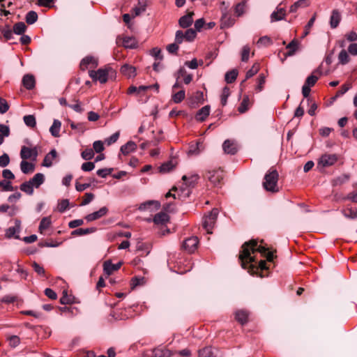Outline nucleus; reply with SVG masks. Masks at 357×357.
Wrapping results in <instances>:
<instances>
[{"instance_id":"nucleus-1","label":"nucleus","mask_w":357,"mask_h":357,"mask_svg":"<svg viewBox=\"0 0 357 357\" xmlns=\"http://www.w3.org/2000/svg\"><path fill=\"white\" fill-rule=\"evenodd\" d=\"M259 252L265 256L267 261H272L275 257L274 252L268 251V248L261 245H258L257 240L252 239L248 242H245L241 247L238 259L241 263V266L246 268L248 264L255 261V258L252 254Z\"/></svg>"},{"instance_id":"nucleus-2","label":"nucleus","mask_w":357,"mask_h":357,"mask_svg":"<svg viewBox=\"0 0 357 357\" xmlns=\"http://www.w3.org/2000/svg\"><path fill=\"white\" fill-rule=\"evenodd\" d=\"M279 179V174L278 171L274 168L271 167L266 173L264 176V181L263 182V186L266 191L271 192H277L279 191L278 187V182Z\"/></svg>"},{"instance_id":"nucleus-3","label":"nucleus","mask_w":357,"mask_h":357,"mask_svg":"<svg viewBox=\"0 0 357 357\" xmlns=\"http://www.w3.org/2000/svg\"><path fill=\"white\" fill-rule=\"evenodd\" d=\"M112 70V68L106 67L105 68H99L98 70H90L89 72L90 77L93 81H98L101 84L107 82L108 79L109 72Z\"/></svg>"},{"instance_id":"nucleus-4","label":"nucleus","mask_w":357,"mask_h":357,"mask_svg":"<svg viewBox=\"0 0 357 357\" xmlns=\"http://www.w3.org/2000/svg\"><path fill=\"white\" fill-rule=\"evenodd\" d=\"M205 177L213 185L218 186L224 178V172L221 169L209 170L206 172Z\"/></svg>"},{"instance_id":"nucleus-5","label":"nucleus","mask_w":357,"mask_h":357,"mask_svg":"<svg viewBox=\"0 0 357 357\" xmlns=\"http://www.w3.org/2000/svg\"><path fill=\"white\" fill-rule=\"evenodd\" d=\"M218 215V210L213 208L208 215L204 217L203 220V227L208 233H212V229L215 225Z\"/></svg>"},{"instance_id":"nucleus-6","label":"nucleus","mask_w":357,"mask_h":357,"mask_svg":"<svg viewBox=\"0 0 357 357\" xmlns=\"http://www.w3.org/2000/svg\"><path fill=\"white\" fill-rule=\"evenodd\" d=\"M338 160V156L335 153L323 154L318 161V165L323 167L333 165Z\"/></svg>"},{"instance_id":"nucleus-7","label":"nucleus","mask_w":357,"mask_h":357,"mask_svg":"<svg viewBox=\"0 0 357 357\" xmlns=\"http://www.w3.org/2000/svg\"><path fill=\"white\" fill-rule=\"evenodd\" d=\"M198 243V238L197 236H191L183 241L182 247L188 253H193L197 250Z\"/></svg>"},{"instance_id":"nucleus-8","label":"nucleus","mask_w":357,"mask_h":357,"mask_svg":"<svg viewBox=\"0 0 357 357\" xmlns=\"http://www.w3.org/2000/svg\"><path fill=\"white\" fill-rule=\"evenodd\" d=\"M38 156V149L36 146L33 148H29L23 146L20 151V157L22 160H28L32 158L33 160H36Z\"/></svg>"},{"instance_id":"nucleus-9","label":"nucleus","mask_w":357,"mask_h":357,"mask_svg":"<svg viewBox=\"0 0 357 357\" xmlns=\"http://www.w3.org/2000/svg\"><path fill=\"white\" fill-rule=\"evenodd\" d=\"M172 190L177 191V197L179 199H185L190 195L192 190L188 185H184V181L178 188L174 187Z\"/></svg>"},{"instance_id":"nucleus-10","label":"nucleus","mask_w":357,"mask_h":357,"mask_svg":"<svg viewBox=\"0 0 357 357\" xmlns=\"http://www.w3.org/2000/svg\"><path fill=\"white\" fill-rule=\"evenodd\" d=\"M107 213H108V208L106 206H103V207L100 208L98 211L86 215L84 217V219L87 222H92V221L98 220V219L105 216Z\"/></svg>"},{"instance_id":"nucleus-11","label":"nucleus","mask_w":357,"mask_h":357,"mask_svg":"<svg viewBox=\"0 0 357 357\" xmlns=\"http://www.w3.org/2000/svg\"><path fill=\"white\" fill-rule=\"evenodd\" d=\"M222 149L225 153L234 155L238 151V146L236 143L230 139H227L222 144Z\"/></svg>"},{"instance_id":"nucleus-12","label":"nucleus","mask_w":357,"mask_h":357,"mask_svg":"<svg viewBox=\"0 0 357 357\" xmlns=\"http://www.w3.org/2000/svg\"><path fill=\"white\" fill-rule=\"evenodd\" d=\"M122 265L121 262L112 264L110 261H105L103 264V271L107 276L112 274L114 271H118Z\"/></svg>"},{"instance_id":"nucleus-13","label":"nucleus","mask_w":357,"mask_h":357,"mask_svg":"<svg viewBox=\"0 0 357 357\" xmlns=\"http://www.w3.org/2000/svg\"><path fill=\"white\" fill-rule=\"evenodd\" d=\"M152 353L154 357H171L173 355L172 351L163 346L155 347Z\"/></svg>"},{"instance_id":"nucleus-14","label":"nucleus","mask_w":357,"mask_h":357,"mask_svg":"<svg viewBox=\"0 0 357 357\" xmlns=\"http://www.w3.org/2000/svg\"><path fill=\"white\" fill-rule=\"evenodd\" d=\"M98 66L97 60L91 56H88L84 58L80 62V68L84 70L89 67L95 68Z\"/></svg>"},{"instance_id":"nucleus-15","label":"nucleus","mask_w":357,"mask_h":357,"mask_svg":"<svg viewBox=\"0 0 357 357\" xmlns=\"http://www.w3.org/2000/svg\"><path fill=\"white\" fill-rule=\"evenodd\" d=\"M199 178V176L197 174H191L188 176L184 175L182 177V180L184 181V185H188L191 190L195 186Z\"/></svg>"},{"instance_id":"nucleus-16","label":"nucleus","mask_w":357,"mask_h":357,"mask_svg":"<svg viewBox=\"0 0 357 357\" xmlns=\"http://www.w3.org/2000/svg\"><path fill=\"white\" fill-rule=\"evenodd\" d=\"M193 15L194 13L191 12L182 16L178 20L179 26L183 29L188 28L193 22Z\"/></svg>"},{"instance_id":"nucleus-17","label":"nucleus","mask_w":357,"mask_h":357,"mask_svg":"<svg viewBox=\"0 0 357 357\" xmlns=\"http://www.w3.org/2000/svg\"><path fill=\"white\" fill-rule=\"evenodd\" d=\"M342 17L340 13L335 9L333 10L331 13V15L330 17V26L332 29H335L338 26L340 21H341Z\"/></svg>"},{"instance_id":"nucleus-18","label":"nucleus","mask_w":357,"mask_h":357,"mask_svg":"<svg viewBox=\"0 0 357 357\" xmlns=\"http://www.w3.org/2000/svg\"><path fill=\"white\" fill-rule=\"evenodd\" d=\"M210 109L211 108L209 105H206L201 108L195 115L196 120L200 122L205 121L210 114Z\"/></svg>"},{"instance_id":"nucleus-19","label":"nucleus","mask_w":357,"mask_h":357,"mask_svg":"<svg viewBox=\"0 0 357 357\" xmlns=\"http://www.w3.org/2000/svg\"><path fill=\"white\" fill-rule=\"evenodd\" d=\"M57 153L55 149L51 150L44 158L43 166L50 167L52 165L53 160L56 158Z\"/></svg>"},{"instance_id":"nucleus-20","label":"nucleus","mask_w":357,"mask_h":357,"mask_svg":"<svg viewBox=\"0 0 357 357\" xmlns=\"http://www.w3.org/2000/svg\"><path fill=\"white\" fill-rule=\"evenodd\" d=\"M169 220V216L164 212H160L155 215L153 221L156 225H165Z\"/></svg>"},{"instance_id":"nucleus-21","label":"nucleus","mask_w":357,"mask_h":357,"mask_svg":"<svg viewBox=\"0 0 357 357\" xmlns=\"http://www.w3.org/2000/svg\"><path fill=\"white\" fill-rule=\"evenodd\" d=\"M220 21L221 27H230L234 24L235 19L232 17L231 14L225 13L222 14Z\"/></svg>"},{"instance_id":"nucleus-22","label":"nucleus","mask_w":357,"mask_h":357,"mask_svg":"<svg viewBox=\"0 0 357 357\" xmlns=\"http://www.w3.org/2000/svg\"><path fill=\"white\" fill-rule=\"evenodd\" d=\"M249 312L245 310H238L235 313V319L241 324L243 325L248 321Z\"/></svg>"},{"instance_id":"nucleus-23","label":"nucleus","mask_w":357,"mask_h":357,"mask_svg":"<svg viewBox=\"0 0 357 357\" xmlns=\"http://www.w3.org/2000/svg\"><path fill=\"white\" fill-rule=\"evenodd\" d=\"M35 78L31 75H25L22 78V84L28 90L33 89L35 87Z\"/></svg>"},{"instance_id":"nucleus-24","label":"nucleus","mask_w":357,"mask_h":357,"mask_svg":"<svg viewBox=\"0 0 357 357\" xmlns=\"http://www.w3.org/2000/svg\"><path fill=\"white\" fill-rule=\"evenodd\" d=\"M350 179V175L349 174H343L338 176L331 181L333 186H340L347 183Z\"/></svg>"},{"instance_id":"nucleus-25","label":"nucleus","mask_w":357,"mask_h":357,"mask_svg":"<svg viewBox=\"0 0 357 357\" xmlns=\"http://www.w3.org/2000/svg\"><path fill=\"white\" fill-rule=\"evenodd\" d=\"M121 72L128 77H135L136 75V69L134 66L129 64H124L121 68Z\"/></svg>"},{"instance_id":"nucleus-26","label":"nucleus","mask_w":357,"mask_h":357,"mask_svg":"<svg viewBox=\"0 0 357 357\" xmlns=\"http://www.w3.org/2000/svg\"><path fill=\"white\" fill-rule=\"evenodd\" d=\"M203 144L200 141L191 144L189 146L188 153L190 155H198L203 150Z\"/></svg>"},{"instance_id":"nucleus-27","label":"nucleus","mask_w":357,"mask_h":357,"mask_svg":"<svg viewBox=\"0 0 357 357\" xmlns=\"http://www.w3.org/2000/svg\"><path fill=\"white\" fill-rule=\"evenodd\" d=\"M137 149L136 144L132 141L128 142L126 144L121 147V152L123 155H128L130 153L134 151Z\"/></svg>"},{"instance_id":"nucleus-28","label":"nucleus","mask_w":357,"mask_h":357,"mask_svg":"<svg viewBox=\"0 0 357 357\" xmlns=\"http://www.w3.org/2000/svg\"><path fill=\"white\" fill-rule=\"evenodd\" d=\"M61 127V122L59 120L54 119L52 125L50 128V132L51 135L54 137H58L60 136V130Z\"/></svg>"},{"instance_id":"nucleus-29","label":"nucleus","mask_w":357,"mask_h":357,"mask_svg":"<svg viewBox=\"0 0 357 357\" xmlns=\"http://www.w3.org/2000/svg\"><path fill=\"white\" fill-rule=\"evenodd\" d=\"M96 231V227L89 228H78L73 230L71 232L72 236H84L89 234H92Z\"/></svg>"},{"instance_id":"nucleus-30","label":"nucleus","mask_w":357,"mask_h":357,"mask_svg":"<svg viewBox=\"0 0 357 357\" xmlns=\"http://www.w3.org/2000/svg\"><path fill=\"white\" fill-rule=\"evenodd\" d=\"M20 169L24 174H26L34 171L35 165L33 163L26 161V160H22L20 162Z\"/></svg>"},{"instance_id":"nucleus-31","label":"nucleus","mask_w":357,"mask_h":357,"mask_svg":"<svg viewBox=\"0 0 357 357\" xmlns=\"http://www.w3.org/2000/svg\"><path fill=\"white\" fill-rule=\"evenodd\" d=\"M285 15V10L282 8H277L276 10L273 11L271 15V22H276L284 19Z\"/></svg>"},{"instance_id":"nucleus-32","label":"nucleus","mask_w":357,"mask_h":357,"mask_svg":"<svg viewBox=\"0 0 357 357\" xmlns=\"http://www.w3.org/2000/svg\"><path fill=\"white\" fill-rule=\"evenodd\" d=\"M29 181L35 188H38L44 183L45 176L42 173H37Z\"/></svg>"},{"instance_id":"nucleus-33","label":"nucleus","mask_w":357,"mask_h":357,"mask_svg":"<svg viewBox=\"0 0 357 357\" xmlns=\"http://www.w3.org/2000/svg\"><path fill=\"white\" fill-rule=\"evenodd\" d=\"M342 214L348 219L357 218V209L353 208H347L341 211Z\"/></svg>"},{"instance_id":"nucleus-34","label":"nucleus","mask_w":357,"mask_h":357,"mask_svg":"<svg viewBox=\"0 0 357 357\" xmlns=\"http://www.w3.org/2000/svg\"><path fill=\"white\" fill-rule=\"evenodd\" d=\"M251 105L248 96H245L238 108V111L243 114L247 112L249 109V106Z\"/></svg>"},{"instance_id":"nucleus-35","label":"nucleus","mask_w":357,"mask_h":357,"mask_svg":"<svg viewBox=\"0 0 357 357\" xmlns=\"http://www.w3.org/2000/svg\"><path fill=\"white\" fill-rule=\"evenodd\" d=\"M199 357H215L211 347H206L198 351Z\"/></svg>"},{"instance_id":"nucleus-36","label":"nucleus","mask_w":357,"mask_h":357,"mask_svg":"<svg viewBox=\"0 0 357 357\" xmlns=\"http://www.w3.org/2000/svg\"><path fill=\"white\" fill-rule=\"evenodd\" d=\"M123 45L126 48L133 49L137 47V42L134 38L126 36L123 39Z\"/></svg>"},{"instance_id":"nucleus-37","label":"nucleus","mask_w":357,"mask_h":357,"mask_svg":"<svg viewBox=\"0 0 357 357\" xmlns=\"http://www.w3.org/2000/svg\"><path fill=\"white\" fill-rule=\"evenodd\" d=\"M33 187L32 183L29 181L21 184L20 190L27 195H31L33 193Z\"/></svg>"},{"instance_id":"nucleus-38","label":"nucleus","mask_w":357,"mask_h":357,"mask_svg":"<svg viewBox=\"0 0 357 357\" xmlns=\"http://www.w3.org/2000/svg\"><path fill=\"white\" fill-rule=\"evenodd\" d=\"M19 232H20V227L19 226L11 227H9L6 230V236L8 238L14 237V238L18 239V238H20V237L18 235H16V234H18Z\"/></svg>"},{"instance_id":"nucleus-39","label":"nucleus","mask_w":357,"mask_h":357,"mask_svg":"<svg viewBox=\"0 0 357 357\" xmlns=\"http://www.w3.org/2000/svg\"><path fill=\"white\" fill-rule=\"evenodd\" d=\"M51 225V219L50 217H45L43 218L38 227L39 231L42 234L45 230H46Z\"/></svg>"},{"instance_id":"nucleus-40","label":"nucleus","mask_w":357,"mask_h":357,"mask_svg":"<svg viewBox=\"0 0 357 357\" xmlns=\"http://www.w3.org/2000/svg\"><path fill=\"white\" fill-rule=\"evenodd\" d=\"M238 76V72L236 70H231L226 73L225 79L227 83L231 84L234 82Z\"/></svg>"},{"instance_id":"nucleus-41","label":"nucleus","mask_w":357,"mask_h":357,"mask_svg":"<svg viewBox=\"0 0 357 357\" xmlns=\"http://www.w3.org/2000/svg\"><path fill=\"white\" fill-rule=\"evenodd\" d=\"M26 29V26L22 22H17L13 26V32L17 35H22Z\"/></svg>"},{"instance_id":"nucleus-42","label":"nucleus","mask_w":357,"mask_h":357,"mask_svg":"<svg viewBox=\"0 0 357 357\" xmlns=\"http://www.w3.org/2000/svg\"><path fill=\"white\" fill-rule=\"evenodd\" d=\"M25 19H26V22L28 24H33L38 20V14L36 12H35L33 10H31L26 13Z\"/></svg>"},{"instance_id":"nucleus-43","label":"nucleus","mask_w":357,"mask_h":357,"mask_svg":"<svg viewBox=\"0 0 357 357\" xmlns=\"http://www.w3.org/2000/svg\"><path fill=\"white\" fill-rule=\"evenodd\" d=\"M298 48V42L295 40L290 42L287 46V49L288 50V52L286 53L287 56H292L296 52V50Z\"/></svg>"},{"instance_id":"nucleus-44","label":"nucleus","mask_w":357,"mask_h":357,"mask_svg":"<svg viewBox=\"0 0 357 357\" xmlns=\"http://www.w3.org/2000/svg\"><path fill=\"white\" fill-rule=\"evenodd\" d=\"M339 63L345 65L349 62V56L347 52L345 50L340 51L338 55Z\"/></svg>"},{"instance_id":"nucleus-45","label":"nucleus","mask_w":357,"mask_h":357,"mask_svg":"<svg viewBox=\"0 0 357 357\" xmlns=\"http://www.w3.org/2000/svg\"><path fill=\"white\" fill-rule=\"evenodd\" d=\"M151 206H154L156 208H159L160 204L157 201H148L140 204L139 210H146Z\"/></svg>"},{"instance_id":"nucleus-46","label":"nucleus","mask_w":357,"mask_h":357,"mask_svg":"<svg viewBox=\"0 0 357 357\" xmlns=\"http://www.w3.org/2000/svg\"><path fill=\"white\" fill-rule=\"evenodd\" d=\"M23 119L24 123L30 128H34L36 125V118L33 115H26Z\"/></svg>"},{"instance_id":"nucleus-47","label":"nucleus","mask_w":357,"mask_h":357,"mask_svg":"<svg viewBox=\"0 0 357 357\" xmlns=\"http://www.w3.org/2000/svg\"><path fill=\"white\" fill-rule=\"evenodd\" d=\"M197 36V33L192 29H188L184 33L185 40L188 42L192 41Z\"/></svg>"},{"instance_id":"nucleus-48","label":"nucleus","mask_w":357,"mask_h":357,"mask_svg":"<svg viewBox=\"0 0 357 357\" xmlns=\"http://www.w3.org/2000/svg\"><path fill=\"white\" fill-rule=\"evenodd\" d=\"M32 267H33L34 271L38 275L42 276V277H46V275H45V271L44 268L42 266H40L39 264H38L37 262L34 261L32 264Z\"/></svg>"},{"instance_id":"nucleus-49","label":"nucleus","mask_w":357,"mask_h":357,"mask_svg":"<svg viewBox=\"0 0 357 357\" xmlns=\"http://www.w3.org/2000/svg\"><path fill=\"white\" fill-rule=\"evenodd\" d=\"M185 91L181 90L172 96V100L175 103H179L185 98Z\"/></svg>"},{"instance_id":"nucleus-50","label":"nucleus","mask_w":357,"mask_h":357,"mask_svg":"<svg viewBox=\"0 0 357 357\" xmlns=\"http://www.w3.org/2000/svg\"><path fill=\"white\" fill-rule=\"evenodd\" d=\"M230 95L229 89L227 86H225L222 89L221 94V104L225 106L227 104V98Z\"/></svg>"},{"instance_id":"nucleus-51","label":"nucleus","mask_w":357,"mask_h":357,"mask_svg":"<svg viewBox=\"0 0 357 357\" xmlns=\"http://www.w3.org/2000/svg\"><path fill=\"white\" fill-rule=\"evenodd\" d=\"M82 158L85 160H89L94 156V152L92 149H86L82 152Z\"/></svg>"},{"instance_id":"nucleus-52","label":"nucleus","mask_w":357,"mask_h":357,"mask_svg":"<svg viewBox=\"0 0 357 357\" xmlns=\"http://www.w3.org/2000/svg\"><path fill=\"white\" fill-rule=\"evenodd\" d=\"M69 206V201L67 199L61 200L58 204V211L60 213H63L67 210Z\"/></svg>"},{"instance_id":"nucleus-53","label":"nucleus","mask_w":357,"mask_h":357,"mask_svg":"<svg viewBox=\"0 0 357 357\" xmlns=\"http://www.w3.org/2000/svg\"><path fill=\"white\" fill-rule=\"evenodd\" d=\"M70 126L73 130H77L78 132H79L81 133H83L86 130L85 126L82 123H75L71 121L70 123Z\"/></svg>"},{"instance_id":"nucleus-54","label":"nucleus","mask_w":357,"mask_h":357,"mask_svg":"<svg viewBox=\"0 0 357 357\" xmlns=\"http://www.w3.org/2000/svg\"><path fill=\"white\" fill-rule=\"evenodd\" d=\"M351 88V85L349 84H343L341 88L337 91L334 99L343 96L345 93H347Z\"/></svg>"},{"instance_id":"nucleus-55","label":"nucleus","mask_w":357,"mask_h":357,"mask_svg":"<svg viewBox=\"0 0 357 357\" xmlns=\"http://www.w3.org/2000/svg\"><path fill=\"white\" fill-rule=\"evenodd\" d=\"M245 6V3L243 1L240 2L236 5L234 10L237 16H241L243 14Z\"/></svg>"},{"instance_id":"nucleus-56","label":"nucleus","mask_w":357,"mask_h":357,"mask_svg":"<svg viewBox=\"0 0 357 357\" xmlns=\"http://www.w3.org/2000/svg\"><path fill=\"white\" fill-rule=\"evenodd\" d=\"M94 199V195L91 192H86L82 199V202L79 204L80 206H85L89 204Z\"/></svg>"},{"instance_id":"nucleus-57","label":"nucleus","mask_w":357,"mask_h":357,"mask_svg":"<svg viewBox=\"0 0 357 357\" xmlns=\"http://www.w3.org/2000/svg\"><path fill=\"white\" fill-rule=\"evenodd\" d=\"M113 171L112 168H104L100 169L96 172V174L98 176L101 178H106L108 175H109Z\"/></svg>"},{"instance_id":"nucleus-58","label":"nucleus","mask_w":357,"mask_h":357,"mask_svg":"<svg viewBox=\"0 0 357 357\" xmlns=\"http://www.w3.org/2000/svg\"><path fill=\"white\" fill-rule=\"evenodd\" d=\"M259 67L258 64H254L252 67L246 73L245 78L250 79L253 77L259 71Z\"/></svg>"},{"instance_id":"nucleus-59","label":"nucleus","mask_w":357,"mask_h":357,"mask_svg":"<svg viewBox=\"0 0 357 357\" xmlns=\"http://www.w3.org/2000/svg\"><path fill=\"white\" fill-rule=\"evenodd\" d=\"M119 137V132H116L112 134L110 137L105 139V142L107 145L109 146L114 143H115Z\"/></svg>"},{"instance_id":"nucleus-60","label":"nucleus","mask_w":357,"mask_h":357,"mask_svg":"<svg viewBox=\"0 0 357 357\" xmlns=\"http://www.w3.org/2000/svg\"><path fill=\"white\" fill-rule=\"evenodd\" d=\"M178 43L174 42V43L169 44L167 46V50L169 54H177L178 50Z\"/></svg>"},{"instance_id":"nucleus-61","label":"nucleus","mask_w":357,"mask_h":357,"mask_svg":"<svg viewBox=\"0 0 357 357\" xmlns=\"http://www.w3.org/2000/svg\"><path fill=\"white\" fill-rule=\"evenodd\" d=\"M0 187L2 188L3 191H13V187L10 183V181H8L6 180L0 181Z\"/></svg>"},{"instance_id":"nucleus-62","label":"nucleus","mask_w":357,"mask_h":357,"mask_svg":"<svg viewBox=\"0 0 357 357\" xmlns=\"http://www.w3.org/2000/svg\"><path fill=\"white\" fill-rule=\"evenodd\" d=\"M8 109L9 105L8 102L5 99L0 98V114H5Z\"/></svg>"},{"instance_id":"nucleus-63","label":"nucleus","mask_w":357,"mask_h":357,"mask_svg":"<svg viewBox=\"0 0 357 357\" xmlns=\"http://www.w3.org/2000/svg\"><path fill=\"white\" fill-rule=\"evenodd\" d=\"M9 345L15 348L18 346L20 343V339L17 335H12L8 338Z\"/></svg>"},{"instance_id":"nucleus-64","label":"nucleus","mask_w":357,"mask_h":357,"mask_svg":"<svg viewBox=\"0 0 357 357\" xmlns=\"http://www.w3.org/2000/svg\"><path fill=\"white\" fill-rule=\"evenodd\" d=\"M93 151L98 153H101L104 150V145L102 141H95L93 144Z\"/></svg>"}]
</instances>
